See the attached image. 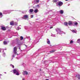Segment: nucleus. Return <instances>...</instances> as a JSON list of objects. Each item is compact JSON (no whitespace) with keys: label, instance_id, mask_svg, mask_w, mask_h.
<instances>
[{"label":"nucleus","instance_id":"f257e3e1","mask_svg":"<svg viewBox=\"0 0 80 80\" xmlns=\"http://www.w3.org/2000/svg\"><path fill=\"white\" fill-rule=\"evenodd\" d=\"M17 47H15L14 48V49L13 51V54L12 56L13 58L15 57L16 55H17Z\"/></svg>","mask_w":80,"mask_h":80},{"label":"nucleus","instance_id":"f03ea898","mask_svg":"<svg viewBox=\"0 0 80 80\" xmlns=\"http://www.w3.org/2000/svg\"><path fill=\"white\" fill-rule=\"evenodd\" d=\"M56 32H58L57 34H58V33L62 34H62H64V35H65V32H63V31H62L61 29L58 28L56 29Z\"/></svg>","mask_w":80,"mask_h":80},{"label":"nucleus","instance_id":"7ed1b4c3","mask_svg":"<svg viewBox=\"0 0 80 80\" xmlns=\"http://www.w3.org/2000/svg\"><path fill=\"white\" fill-rule=\"evenodd\" d=\"M12 72H13V73L15 74L16 75H19L20 73V71L18 70V69H15L12 70Z\"/></svg>","mask_w":80,"mask_h":80},{"label":"nucleus","instance_id":"20e7f679","mask_svg":"<svg viewBox=\"0 0 80 80\" xmlns=\"http://www.w3.org/2000/svg\"><path fill=\"white\" fill-rule=\"evenodd\" d=\"M12 11H13V10H12L11 11L10 10H4L3 11V13L4 14H7L8 13H10L11 12H12Z\"/></svg>","mask_w":80,"mask_h":80},{"label":"nucleus","instance_id":"39448f33","mask_svg":"<svg viewBox=\"0 0 80 80\" xmlns=\"http://www.w3.org/2000/svg\"><path fill=\"white\" fill-rule=\"evenodd\" d=\"M16 43H19L20 42V40L18 38H17L16 39Z\"/></svg>","mask_w":80,"mask_h":80},{"label":"nucleus","instance_id":"423d86ee","mask_svg":"<svg viewBox=\"0 0 80 80\" xmlns=\"http://www.w3.org/2000/svg\"><path fill=\"white\" fill-rule=\"evenodd\" d=\"M1 29L2 30H3V31H5L6 30V28L5 27H3V26H1Z\"/></svg>","mask_w":80,"mask_h":80},{"label":"nucleus","instance_id":"0eeeda50","mask_svg":"<svg viewBox=\"0 0 80 80\" xmlns=\"http://www.w3.org/2000/svg\"><path fill=\"white\" fill-rule=\"evenodd\" d=\"M28 18V15H24L23 17L22 18L23 19H25V18Z\"/></svg>","mask_w":80,"mask_h":80},{"label":"nucleus","instance_id":"6e6552de","mask_svg":"<svg viewBox=\"0 0 80 80\" xmlns=\"http://www.w3.org/2000/svg\"><path fill=\"white\" fill-rule=\"evenodd\" d=\"M63 4V2L61 1H59L58 3V5L59 6H62Z\"/></svg>","mask_w":80,"mask_h":80},{"label":"nucleus","instance_id":"1a4fd4ad","mask_svg":"<svg viewBox=\"0 0 80 80\" xmlns=\"http://www.w3.org/2000/svg\"><path fill=\"white\" fill-rule=\"evenodd\" d=\"M23 75H28V72L26 71H23Z\"/></svg>","mask_w":80,"mask_h":80},{"label":"nucleus","instance_id":"9d476101","mask_svg":"<svg viewBox=\"0 0 80 80\" xmlns=\"http://www.w3.org/2000/svg\"><path fill=\"white\" fill-rule=\"evenodd\" d=\"M68 25H69V26H71V25H72V22L69 21L68 22Z\"/></svg>","mask_w":80,"mask_h":80},{"label":"nucleus","instance_id":"9b49d317","mask_svg":"<svg viewBox=\"0 0 80 80\" xmlns=\"http://www.w3.org/2000/svg\"><path fill=\"white\" fill-rule=\"evenodd\" d=\"M2 55L3 57H5V56H6V53L4 52V50H3L2 52Z\"/></svg>","mask_w":80,"mask_h":80},{"label":"nucleus","instance_id":"f8f14e48","mask_svg":"<svg viewBox=\"0 0 80 80\" xmlns=\"http://www.w3.org/2000/svg\"><path fill=\"white\" fill-rule=\"evenodd\" d=\"M39 0H34V1L36 3H39Z\"/></svg>","mask_w":80,"mask_h":80},{"label":"nucleus","instance_id":"ddd939ff","mask_svg":"<svg viewBox=\"0 0 80 80\" xmlns=\"http://www.w3.org/2000/svg\"><path fill=\"white\" fill-rule=\"evenodd\" d=\"M33 12V9H30L29 11L28 12H29V13H32V12Z\"/></svg>","mask_w":80,"mask_h":80},{"label":"nucleus","instance_id":"4468645a","mask_svg":"<svg viewBox=\"0 0 80 80\" xmlns=\"http://www.w3.org/2000/svg\"><path fill=\"white\" fill-rule=\"evenodd\" d=\"M59 12L61 14H63V10H61L59 11Z\"/></svg>","mask_w":80,"mask_h":80},{"label":"nucleus","instance_id":"2eb2a0df","mask_svg":"<svg viewBox=\"0 0 80 80\" xmlns=\"http://www.w3.org/2000/svg\"><path fill=\"white\" fill-rule=\"evenodd\" d=\"M37 42V40H35L32 43L34 45L35 44H36Z\"/></svg>","mask_w":80,"mask_h":80},{"label":"nucleus","instance_id":"dca6fc26","mask_svg":"<svg viewBox=\"0 0 80 80\" xmlns=\"http://www.w3.org/2000/svg\"><path fill=\"white\" fill-rule=\"evenodd\" d=\"M47 43L48 44H50V40L48 39H47Z\"/></svg>","mask_w":80,"mask_h":80},{"label":"nucleus","instance_id":"f3484780","mask_svg":"<svg viewBox=\"0 0 80 80\" xmlns=\"http://www.w3.org/2000/svg\"><path fill=\"white\" fill-rule=\"evenodd\" d=\"M14 22H13V21L10 22V24L11 25H14Z\"/></svg>","mask_w":80,"mask_h":80},{"label":"nucleus","instance_id":"a211bd4d","mask_svg":"<svg viewBox=\"0 0 80 80\" xmlns=\"http://www.w3.org/2000/svg\"><path fill=\"white\" fill-rule=\"evenodd\" d=\"M68 23H67V22H64V24L65 25V26H68Z\"/></svg>","mask_w":80,"mask_h":80},{"label":"nucleus","instance_id":"6ab92c4d","mask_svg":"<svg viewBox=\"0 0 80 80\" xmlns=\"http://www.w3.org/2000/svg\"><path fill=\"white\" fill-rule=\"evenodd\" d=\"M55 51V50H52L51 51H50V53H53V52H54Z\"/></svg>","mask_w":80,"mask_h":80},{"label":"nucleus","instance_id":"aec40b11","mask_svg":"<svg viewBox=\"0 0 80 80\" xmlns=\"http://www.w3.org/2000/svg\"><path fill=\"white\" fill-rule=\"evenodd\" d=\"M71 31L73 33H76L77 32V31H75L74 30H72Z\"/></svg>","mask_w":80,"mask_h":80},{"label":"nucleus","instance_id":"412c9836","mask_svg":"<svg viewBox=\"0 0 80 80\" xmlns=\"http://www.w3.org/2000/svg\"><path fill=\"white\" fill-rule=\"evenodd\" d=\"M77 42L79 43L80 45V39H79L77 40Z\"/></svg>","mask_w":80,"mask_h":80},{"label":"nucleus","instance_id":"4be33fe9","mask_svg":"<svg viewBox=\"0 0 80 80\" xmlns=\"http://www.w3.org/2000/svg\"><path fill=\"white\" fill-rule=\"evenodd\" d=\"M34 12L37 13L38 12V9H36L34 10Z\"/></svg>","mask_w":80,"mask_h":80},{"label":"nucleus","instance_id":"5701e85b","mask_svg":"<svg viewBox=\"0 0 80 80\" xmlns=\"http://www.w3.org/2000/svg\"><path fill=\"white\" fill-rule=\"evenodd\" d=\"M23 39V37H22V36H21L20 37V40H22Z\"/></svg>","mask_w":80,"mask_h":80},{"label":"nucleus","instance_id":"b1692460","mask_svg":"<svg viewBox=\"0 0 80 80\" xmlns=\"http://www.w3.org/2000/svg\"><path fill=\"white\" fill-rule=\"evenodd\" d=\"M2 13L0 12V18H2Z\"/></svg>","mask_w":80,"mask_h":80},{"label":"nucleus","instance_id":"393cba45","mask_svg":"<svg viewBox=\"0 0 80 80\" xmlns=\"http://www.w3.org/2000/svg\"><path fill=\"white\" fill-rule=\"evenodd\" d=\"M16 29L17 30H19L20 29H21V28L20 27H18Z\"/></svg>","mask_w":80,"mask_h":80},{"label":"nucleus","instance_id":"a878e982","mask_svg":"<svg viewBox=\"0 0 80 80\" xmlns=\"http://www.w3.org/2000/svg\"><path fill=\"white\" fill-rule=\"evenodd\" d=\"M74 25H78V23L76 22H74Z\"/></svg>","mask_w":80,"mask_h":80},{"label":"nucleus","instance_id":"bb28decb","mask_svg":"<svg viewBox=\"0 0 80 80\" xmlns=\"http://www.w3.org/2000/svg\"><path fill=\"white\" fill-rule=\"evenodd\" d=\"M4 45H7V42L6 41H4Z\"/></svg>","mask_w":80,"mask_h":80},{"label":"nucleus","instance_id":"cd10ccee","mask_svg":"<svg viewBox=\"0 0 80 80\" xmlns=\"http://www.w3.org/2000/svg\"><path fill=\"white\" fill-rule=\"evenodd\" d=\"M78 78V79H80V75H77Z\"/></svg>","mask_w":80,"mask_h":80},{"label":"nucleus","instance_id":"c85d7f7f","mask_svg":"<svg viewBox=\"0 0 80 80\" xmlns=\"http://www.w3.org/2000/svg\"><path fill=\"white\" fill-rule=\"evenodd\" d=\"M10 66H11V67H12V68H14V66L12 65V64H10Z\"/></svg>","mask_w":80,"mask_h":80},{"label":"nucleus","instance_id":"c756f323","mask_svg":"<svg viewBox=\"0 0 80 80\" xmlns=\"http://www.w3.org/2000/svg\"><path fill=\"white\" fill-rule=\"evenodd\" d=\"M14 24H15V25H18V23H17V22H15Z\"/></svg>","mask_w":80,"mask_h":80},{"label":"nucleus","instance_id":"7c9ffc66","mask_svg":"<svg viewBox=\"0 0 80 80\" xmlns=\"http://www.w3.org/2000/svg\"><path fill=\"white\" fill-rule=\"evenodd\" d=\"M51 36L52 37H55V35H53V34H52Z\"/></svg>","mask_w":80,"mask_h":80},{"label":"nucleus","instance_id":"2f4dec72","mask_svg":"<svg viewBox=\"0 0 80 80\" xmlns=\"http://www.w3.org/2000/svg\"><path fill=\"white\" fill-rule=\"evenodd\" d=\"M73 41L71 40L70 42V43L71 44L72 43H73Z\"/></svg>","mask_w":80,"mask_h":80},{"label":"nucleus","instance_id":"473e14b6","mask_svg":"<svg viewBox=\"0 0 80 80\" xmlns=\"http://www.w3.org/2000/svg\"><path fill=\"white\" fill-rule=\"evenodd\" d=\"M25 30H27V29H28V28H27V27H25Z\"/></svg>","mask_w":80,"mask_h":80},{"label":"nucleus","instance_id":"72a5a7b5","mask_svg":"<svg viewBox=\"0 0 80 80\" xmlns=\"http://www.w3.org/2000/svg\"><path fill=\"white\" fill-rule=\"evenodd\" d=\"M33 15H31V18H33Z\"/></svg>","mask_w":80,"mask_h":80},{"label":"nucleus","instance_id":"f704fd0d","mask_svg":"<svg viewBox=\"0 0 80 80\" xmlns=\"http://www.w3.org/2000/svg\"><path fill=\"white\" fill-rule=\"evenodd\" d=\"M16 58H17V59H19V58H20V57L18 58V57H17Z\"/></svg>","mask_w":80,"mask_h":80},{"label":"nucleus","instance_id":"c9c22d12","mask_svg":"<svg viewBox=\"0 0 80 80\" xmlns=\"http://www.w3.org/2000/svg\"><path fill=\"white\" fill-rule=\"evenodd\" d=\"M30 37H27V38H29H29H30Z\"/></svg>","mask_w":80,"mask_h":80},{"label":"nucleus","instance_id":"e433bc0d","mask_svg":"<svg viewBox=\"0 0 80 80\" xmlns=\"http://www.w3.org/2000/svg\"><path fill=\"white\" fill-rule=\"evenodd\" d=\"M52 28H53V27H50V29H51Z\"/></svg>","mask_w":80,"mask_h":80},{"label":"nucleus","instance_id":"4c0bfd02","mask_svg":"<svg viewBox=\"0 0 80 80\" xmlns=\"http://www.w3.org/2000/svg\"><path fill=\"white\" fill-rule=\"evenodd\" d=\"M52 11V10H50L49 11V12H51Z\"/></svg>","mask_w":80,"mask_h":80},{"label":"nucleus","instance_id":"58836bf2","mask_svg":"<svg viewBox=\"0 0 80 80\" xmlns=\"http://www.w3.org/2000/svg\"><path fill=\"white\" fill-rule=\"evenodd\" d=\"M22 80H25V78H23L22 79Z\"/></svg>","mask_w":80,"mask_h":80},{"label":"nucleus","instance_id":"ea45409f","mask_svg":"<svg viewBox=\"0 0 80 80\" xmlns=\"http://www.w3.org/2000/svg\"><path fill=\"white\" fill-rule=\"evenodd\" d=\"M39 6V5H37V7H38Z\"/></svg>","mask_w":80,"mask_h":80},{"label":"nucleus","instance_id":"a19ab883","mask_svg":"<svg viewBox=\"0 0 80 80\" xmlns=\"http://www.w3.org/2000/svg\"><path fill=\"white\" fill-rule=\"evenodd\" d=\"M4 73H7V72H4Z\"/></svg>","mask_w":80,"mask_h":80},{"label":"nucleus","instance_id":"79ce46f5","mask_svg":"<svg viewBox=\"0 0 80 80\" xmlns=\"http://www.w3.org/2000/svg\"><path fill=\"white\" fill-rule=\"evenodd\" d=\"M1 52V50H0V53Z\"/></svg>","mask_w":80,"mask_h":80},{"label":"nucleus","instance_id":"37998d69","mask_svg":"<svg viewBox=\"0 0 80 80\" xmlns=\"http://www.w3.org/2000/svg\"><path fill=\"white\" fill-rule=\"evenodd\" d=\"M23 64H24V63H22V65H23Z\"/></svg>","mask_w":80,"mask_h":80},{"label":"nucleus","instance_id":"c03bdc74","mask_svg":"<svg viewBox=\"0 0 80 80\" xmlns=\"http://www.w3.org/2000/svg\"><path fill=\"white\" fill-rule=\"evenodd\" d=\"M19 49H20V47H19Z\"/></svg>","mask_w":80,"mask_h":80},{"label":"nucleus","instance_id":"a18cd8bd","mask_svg":"<svg viewBox=\"0 0 80 80\" xmlns=\"http://www.w3.org/2000/svg\"><path fill=\"white\" fill-rule=\"evenodd\" d=\"M68 0H65L66 1H68Z\"/></svg>","mask_w":80,"mask_h":80},{"label":"nucleus","instance_id":"49530a36","mask_svg":"<svg viewBox=\"0 0 80 80\" xmlns=\"http://www.w3.org/2000/svg\"><path fill=\"white\" fill-rule=\"evenodd\" d=\"M69 5H70V4H68V6H69Z\"/></svg>","mask_w":80,"mask_h":80},{"label":"nucleus","instance_id":"de8ad7c7","mask_svg":"<svg viewBox=\"0 0 80 80\" xmlns=\"http://www.w3.org/2000/svg\"><path fill=\"white\" fill-rule=\"evenodd\" d=\"M53 15V14H52V15Z\"/></svg>","mask_w":80,"mask_h":80},{"label":"nucleus","instance_id":"09e8293b","mask_svg":"<svg viewBox=\"0 0 80 80\" xmlns=\"http://www.w3.org/2000/svg\"><path fill=\"white\" fill-rule=\"evenodd\" d=\"M52 13H53V12H52Z\"/></svg>","mask_w":80,"mask_h":80},{"label":"nucleus","instance_id":"8fccbe9b","mask_svg":"<svg viewBox=\"0 0 80 80\" xmlns=\"http://www.w3.org/2000/svg\"><path fill=\"white\" fill-rule=\"evenodd\" d=\"M25 46H26V47H27V45H25Z\"/></svg>","mask_w":80,"mask_h":80},{"label":"nucleus","instance_id":"3c124183","mask_svg":"<svg viewBox=\"0 0 80 80\" xmlns=\"http://www.w3.org/2000/svg\"><path fill=\"white\" fill-rule=\"evenodd\" d=\"M5 50H7V49H5Z\"/></svg>","mask_w":80,"mask_h":80},{"label":"nucleus","instance_id":"603ef678","mask_svg":"<svg viewBox=\"0 0 80 80\" xmlns=\"http://www.w3.org/2000/svg\"><path fill=\"white\" fill-rule=\"evenodd\" d=\"M0 75H2V74H0Z\"/></svg>","mask_w":80,"mask_h":80},{"label":"nucleus","instance_id":"864d4df0","mask_svg":"<svg viewBox=\"0 0 80 80\" xmlns=\"http://www.w3.org/2000/svg\"><path fill=\"white\" fill-rule=\"evenodd\" d=\"M12 59H13V58H12Z\"/></svg>","mask_w":80,"mask_h":80},{"label":"nucleus","instance_id":"5fc2aeb1","mask_svg":"<svg viewBox=\"0 0 80 80\" xmlns=\"http://www.w3.org/2000/svg\"><path fill=\"white\" fill-rule=\"evenodd\" d=\"M0 78H1V77H0Z\"/></svg>","mask_w":80,"mask_h":80}]
</instances>
